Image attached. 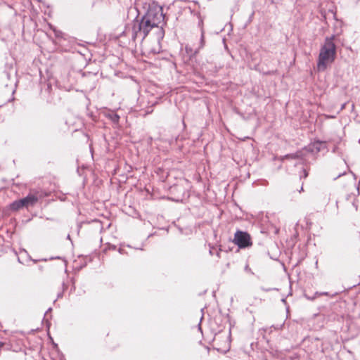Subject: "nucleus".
<instances>
[{"instance_id": "obj_4", "label": "nucleus", "mask_w": 360, "mask_h": 360, "mask_svg": "<svg viewBox=\"0 0 360 360\" xmlns=\"http://www.w3.org/2000/svg\"><path fill=\"white\" fill-rule=\"evenodd\" d=\"M233 243L239 248H246L252 245V238L249 233L242 231H237L234 234Z\"/></svg>"}, {"instance_id": "obj_5", "label": "nucleus", "mask_w": 360, "mask_h": 360, "mask_svg": "<svg viewBox=\"0 0 360 360\" xmlns=\"http://www.w3.org/2000/svg\"><path fill=\"white\" fill-rule=\"evenodd\" d=\"M342 206L345 212H355L358 210L357 200L354 196H349Z\"/></svg>"}, {"instance_id": "obj_3", "label": "nucleus", "mask_w": 360, "mask_h": 360, "mask_svg": "<svg viewBox=\"0 0 360 360\" xmlns=\"http://www.w3.org/2000/svg\"><path fill=\"white\" fill-rule=\"evenodd\" d=\"M147 17L152 24L158 27L165 20L162 8L160 6H153L150 8L147 13L144 15Z\"/></svg>"}, {"instance_id": "obj_7", "label": "nucleus", "mask_w": 360, "mask_h": 360, "mask_svg": "<svg viewBox=\"0 0 360 360\" xmlns=\"http://www.w3.org/2000/svg\"><path fill=\"white\" fill-rule=\"evenodd\" d=\"M25 207L34 205L38 200V198L34 194H29L27 197L22 199Z\"/></svg>"}, {"instance_id": "obj_1", "label": "nucleus", "mask_w": 360, "mask_h": 360, "mask_svg": "<svg viewBox=\"0 0 360 360\" xmlns=\"http://www.w3.org/2000/svg\"><path fill=\"white\" fill-rule=\"evenodd\" d=\"M335 39V35L326 37L321 47L317 63L319 71H324L335 59L336 46L334 43Z\"/></svg>"}, {"instance_id": "obj_8", "label": "nucleus", "mask_w": 360, "mask_h": 360, "mask_svg": "<svg viewBox=\"0 0 360 360\" xmlns=\"http://www.w3.org/2000/svg\"><path fill=\"white\" fill-rule=\"evenodd\" d=\"M23 207H25V205L22 199L11 204V208L13 210H18Z\"/></svg>"}, {"instance_id": "obj_6", "label": "nucleus", "mask_w": 360, "mask_h": 360, "mask_svg": "<svg viewBox=\"0 0 360 360\" xmlns=\"http://www.w3.org/2000/svg\"><path fill=\"white\" fill-rule=\"evenodd\" d=\"M12 72H4L1 77L2 82L6 86H11L12 91H14L13 87L15 86V80L13 76L14 71Z\"/></svg>"}, {"instance_id": "obj_2", "label": "nucleus", "mask_w": 360, "mask_h": 360, "mask_svg": "<svg viewBox=\"0 0 360 360\" xmlns=\"http://www.w3.org/2000/svg\"><path fill=\"white\" fill-rule=\"evenodd\" d=\"M156 27L150 20L145 15L142 18L139 22L135 23L132 29L133 38L141 37L144 39L152 28Z\"/></svg>"}, {"instance_id": "obj_9", "label": "nucleus", "mask_w": 360, "mask_h": 360, "mask_svg": "<svg viewBox=\"0 0 360 360\" xmlns=\"http://www.w3.org/2000/svg\"><path fill=\"white\" fill-rule=\"evenodd\" d=\"M110 119L113 122H117L119 121L120 117L117 114H112L110 116Z\"/></svg>"}, {"instance_id": "obj_10", "label": "nucleus", "mask_w": 360, "mask_h": 360, "mask_svg": "<svg viewBox=\"0 0 360 360\" xmlns=\"http://www.w3.org/2000/svg\"><path fill=\"white\" fill-rule=\"evenodd\" d=\"M200 41H201V47H202L203 46V43H204V36H203V34H202V35H201Z\"/></svg>"}]
</instances>
